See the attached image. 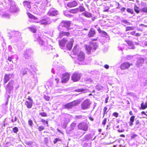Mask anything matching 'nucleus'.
Wrapping results in <instances>:
<instances>
[{"label": "nucleus", "mask_w": 147, "mask_h": 147, "mask_svg": "<svg viewBox=\"0 0 147 147\" xmlns=\"http://www.w3.org/2000/svg\"><path fill=\"white\" fill-rule=\"evenodd\" d=\"M34 36L36 38L34 40H37L39 44L41 45V51L42 52H43L45 51H50L51 50L53 49L50 45H48L47 42H45L40 37L37 35H35Z\"/></svg>", "instance_id": "1"}, {"label": "nucleus", "mask_w": 147, "mask_h": 147, "mask_svg": "<svg viewBox=\"0 0 147 147\" xmlns=\"http://www.w3.org/2000/svg\"><path fill=\"white\" fill-rule=\"evenodd\" d=\"M13 87H15L16 89L19 88V86L17 84L14 82L13 81L11 80L8 83L6 88V90L7 91L12 90Z\"/></svg>", "instance_id": "2"}, {"label": "nucleus", "mask_w": 147, "mask_h": 147, "mask_svg": "<svg viewBox=\"0 0 147 147\" xmlns=\"http://www.w3.org/2000/svg\"><path fill=\"white\" fill-rule=\"evenodd\" d=\"M78 58L75 59V62L79 64H82L80 62L83 61L84 59L85 55L84 52L80 51L78 54Z\"/></svg>", "instance_id": "3"}, {"label": "nucleus", "mask_w": 147, "mask_h": 147, "mask_svg": "<svg viewBox=\"0 0 147 147\" xmlns=\"http://www.w3.org/2000/svg\"><path fill=\"white\" fill-rule=\"evenodd\" d=\"M85 46L88 53H90L91 50H95L98 46L96 42H93L91 43L90 46L87 45H86Z\"/></svg>", "instance_id": "4"}, {"label": "nucleus", "mask_w": 147, "mask_h": 147, "mask_svg": "<svg viewBox=\"0 0 147 147\" xmlns=\"http://www.w3.org/2000/svg\"><path fill=\"white\" fill-rule=\"evenodd\" d=\"M91 102L89 99L85 100L81 104V108L82 110H86L90 107Z\"/></svg>", "instance_id": "5"}, {"label": "nucleus", "mask_w": 147, "mask_h": 147, "mask_svg": "<svg viewBox=\"0 0 147 147\" xmlns=\"http://www.w3.org/2000/svg\"><path fill=\"white\" fill-rule=\"evenodd\" d=\"M80 103L78 101H74L72 102L67 104L64 105V108L69 109L77 105Z\"/></svg>", "instance_id": "6"}, {"label": "nucleus", "mask_w": 147, "mask_h": 147, "mask_svg": "<svg viewBox=\"0 0 147 147\" xmlns=\"http://www.w3.org/2000/svg\"><path fill=\"white\" fill-rule=\"evenodd\" d=\"M51 21L49 18H44L40 20V24L44 25L49 24L51 23Z\"/></svg>", "instance_id": "7"}, {"label": "nucleus", "mask_w": 147, "mask_h": 147, "mask_svg": "<svg viewBox=\"0 0 147 147\" xmlns=\"http://www.w3.org/2000/svg\"><path fill=\"white\" fill-rule=\"evenodd\" d=\"M0 16L2 18L9 19L10 18V15L7 11L4 10H1L0 9Z\"/></svg>", "instance_id": "8"}, {"label": "nucleus", "mask_w": 147, "mask_h": 147, "mask_svg": "<svg viewBox=\"0 0 147 147\" xmlns=\"http://www.w3.org/2000/svg\"><path fill=\"white\" fill-rule=\"evenodd\" d=\"M58 14V11L54 8L50 9L48 13V15L50 16H55Z\"/></svg>", "instance_id": "9"}, {"label": "nucleus", "mask_w": 147, "mask_h": 147, "mask_svg": "<svg viewBox=\"0 0 147 147\" xmlns=\"http://www.w3.org/2000/svg\"><path fill=\"white\" fill-rule=\"evenodd\" d=\"M70 26V22H69L63 21L60 23L59 26L58 27V28L60 30V27L62 26L68 29Z\"/></svg>", "instance_id": "10"}, {"label": "nucleus", "mask_w": 147, "mask_h": 147, "mask_svg": "<svg viewBox=\"0 0 147 147\" xmlns=\"http://www.w3.org/2000/svg\"><path fill=\"white\" fill-rule=\"evenodd\" d=\"M80 77V74L78 73H74L72 76L71 79L74 81L77 82L79 80Z\"/></svg>", "instance_id": "11"}, {"label": "nucleus", "mask_w": 147, "mask_h": 147, "mask_svg": "<svg viewBox=\"0 0 147 147\" xmlns=\"http://www.w3.org/2000/svg\"><path fill=\"white\" fill-rule=\"evenodd\" d=\"M132 65V63H129L127 62H125L121 65L120 68L123 70L128 68L130 66Z\"/></svg>", "instance_id": "12"}, {"label": "nucleus", "mask_w": 147, "mask_h": 147, "mask_svg": "<svg viewBox=\"0 0 147 147\" xmlns=\"http://www.w3.org/2000/svg\"><path fill=\"white\" fill-rule=\"evenodd\" d=\"M69 74L66 73L63 75L62 77L61 82L62 83L66 82L69 79Z\"/></svg>", "instance_id": "13"}, {"label": "nucleus", "mask_w": 147, "mask_h": 147, "mask_svg": "<svg viewBox=\"0 0 147 147\" xmlns=\"http://www.w3.org/2000/svg\"><path fill=\"white\" fill-rule=\"evenodd\" d=\"M78 128L79 129L86 131L88 129V127L86 123H84L79 124L78 125Z\"/></svg>", "instance_id": "14"}, {"label": "nucleus", "mask_w": 147, "mask_h": 147, "mask_svg": "<svg viewBox=\"0 0 147 147\" xmlns=\"http://www.w3.org/2000/svg\"><path fill=\"white\" fill-rule=\"evenodd\" d=\"M78 5V3L75 1L70 2L67 4V6L70 8H71L76 6Z\"/></svg>", "instance_id": "15"}, {"label": "nucleus", "mask_w": 147, "mask_h": 147, "mask_svg": "<svg viewBox=\"0 0 147 147\" xmlns=\"http://www.w3.org/2000/svg\"><path fill=\"white\" fill-rule=\"evenodd\" d=\"M32 51L30 49H29L26 50L24 53V56L26 59H28L29 56L32 53Z\"/></svg>", "instance_id": "16"}, {"label": "nucleus", "mask_w": 147, "mask_h": 147, "mask_svg": "<svg viewBox=\"0 0 147 147\" xmlns=\"http://www.w3.org/2000/svg\"><path fill=\"white\" fill-rule=\"evenodd\" d=\"M27 14L29 18L36 20L35 21V22L36 23H40V20H38L34 16L30 13H27Z\"/></svg>", "instance_id": "17"}, {"label": "nucleus", "mask_w": 147, "mask_h": 147, "mask_svg": "<svg viewBox=\"0 0 147 147\" xmlns=\"http://www.w3.org/2000/svg\"><path fill=\"white\" fill-rule=\"evenodd\" d=\"M67 41V40L65 38H64L62 40L59 41V45L61 49H63V48L64 47L65 44Z\"/></svg>", "instance_id": "18"}, {"label": "nucleus", "mask_w": 147, "mask_h": 147, "mask_svg": "<svg viewBox=\"0 0 147 147\" xmlns=\"http://www.w3.org/2000/svg\"><path fill=\"white\" fill-rule=\"evenodd\" d=\"M12 77V75L10 74H5L4 78V82L6 83Z\"/></svg>", "instance_id": "19"}, {"label": "nucleus", "mask_w": 147, "mask_h": 147, "mask_svg": "<svg viewBox=\"0 0 147 147\" xmlns=\"http://www.w3.org/2000/svg\"><path fill=\"white\" fill-rule=\"evenodd\" d=\"M144 61V59L142 58H139L137 61L136 65L138 66H140L142 65Z\"/></svg>", "instance_id": "20"}, {"label": "nucleus", "mask_w": 147, "mask_h": 147, "mask_svg": "<svg viewBox=\"0 0 147 147\" xmlns=\"http://www.w3.org/2000/svg\"><path fill=\"white\" fill-rule=\"evenodd\" d=\"M29 71V69L28 68H26L22 69L20 72V76L22 77L24 75L26 74L27 72Z\"/></svg>", "instance_id": "21"}, {"label": "nucleus", "mask_w": 147, "mask_h": 147, "mask_svg": "<svg viewBox=\"0 0 147 147\" xmlns=\"http://www.w3.org/2000/svg\"><path fill=\"white\" fill-rule=\"evenodd\" d=\"M74 40L73 39H71L70 41H69L67 45V48L69 50H70L71 49L73 44Z\"/></svg>", "instance_id": "22"}, {"label": "nucleus", "mask_w": 147, "mask_h": 147, "mask_svg": "<svg viewBox=\"0 0 147 147\" xmlns=\"http://www.w3.org/2000/svg\"><path fill=\"white\" fill-rule=\"evenodd\" d=\"M10 11L11 12H16L19 11V8L15 5H11L10 7Z\"/></svg>", "instance_id": "23"}, {"label": "nucleus", "mask_w": 147, "mask_h": 147, "mask_svg": "<svg viewBox=\"0 0 147 147\" xmlns=\"http://www.w3.org/2000/svg\"><path fill=\"white\" fill-rule=\"evenodd\" d=\"M95 30L94 29L91 28L88 34V36L89 37H93L94 35L95 34Z\"/></svg>", "instance_id": "24"}, {"label": "nucleus", "mask_w": 147, "mask_h": 147, "mask_svg": "<svg viewBox=\"0 0 147 147\" xmlns=\"http://www.w3.org/2000/svg\"><path fill=\"white\" fill-rule=\"evenodd\" d=\"M23 4L25 7H27L28 9H30L31 8L30 2V1H24L23 2Z\"/></svg>", "instance_id": "25"}, {"label": "nucleus", "mask_w": 147, "mask_h": 147, "mask_svg": "<svg viewBox=\"0 0 147 147\" xmlns=\"http://www.w3.org/2000/svg\"><path fill=\"white\" fill-rule=\"evenodd\" d=\"M33 103V102L26 101L25 102V105L28 108L30 109L32 107Z\"/></svg>", "instance_id": "26"}, {"label": "nucleus", "mask_w": 147, "mask_h": 147, "mask_svg": "<svg viewBox=\"0 0 147 147\" xmlns=\"http://www.w3.org/2000/svg\"><path fill=\"white\" fill-rule=\"evenodd\" d=\"M135 118V117L134 116H132L130 117V121L129 123L130 126H132L133 125Z\"/></svg>", "instance_id": "27"}, {"label": "nucleus", "mask_w": 147, "mask_h": 147, "mask_svg": "<svg viewBox=\"0 0 147 147\" xmlns=\"http://www.w3.org/2000/svg\"><path fill=\"white\" fill-rule=\"evenodd\" d=\"M77 47V45L75 46L73 50V52L74 54L75 55L77 54L78 53V50Z\"/></svg>", "instance_id": "28"}, {"label": "nucleus", "mask_w": 147, "mask_h": 147, "mask_svg": "<svg viewBox=\"0 0 147 147\" xmlns=\"http://www.w3.org/2000/svg\"><path fill=\"white\" fill-rule=\"evenodd\" d=\"M127 43L129 46L131 47H129V49H134L135 47L133 45V42L131 41H128L127 42Z\"/></svg>", "instance_id": "29"}, {"label": "nucleus", "mask_w": 147, "mask_h": 147, "mask_svg": "<svg viewBox=\"0 0 147 147\" xmlns=\"http://www.w3.org/2000/svg\"><path fill=\"white\" fill-rule=\"evenodd\" d=\"M69 32H62L59 34L60 36H68L69 35Z\"/></svg>", "instance_id": "30"}, {"label": "nucleus", "mask_w": 147, "mask_h": 147, "mask_svg": "<svg viewBox=\"0 0 147 147\" xmlns=\"http://www.w3.org/2000/svg\"><path fill=\"white\" fill-rule=\"evenodd\" d=\"M69 12L70 13L75 14L79 12V9L77 8L74 9H71L69 11Z\"/></svg>", "instance_id": "31"}, {"label": "nucleus", "mask_w": 147, "mask_h": 147, "mask_svg": "<svg viewBox=\"0 0 147 147\" xmlns=\"http://www.w3.org/2000/svg\"><path fill=\"white\" fill-rule=\"evenodd\" d=\"M82 14L86 17L89 18L91 16V14L87 11L85 12Z\"/></svg>", "instance_id": "32"}, {"label": "nucleus", "mask_w": 147, "mask_h": 147, "mask_svg": "<svg viewBox=\"0 0 147 147\" xmlns=\"http://www.w3.org/2000/svg\"><path fill=\"white\" fill-rule=\"evenodd\" d=\"M141 107L142 109H144L147 108V102H145V105L144 104L143 102L142 103L141 105Z\"/></svg>", "instance_id": "33"}, {"label": "nucleus", "mask_w": 147, "mask_h": 147, "mask_svg": "<svg viewBox=\"0 0 147 147\" xmlns=\"http://www.w3.org/2000/svg\"><path fill=\"white\" fill-rule=\"evenodd\" d=\"M85 118V117L84 116H83L82 115H76L75 117V119H82Z\"/></svg>", "instance_id": "34"}, {"label": "nucleus", "mask_w": 147, "mask_h": 147, "mask_svg": "<svg viewBox=\"0 0 147 147\" xmlns=\"http://www.w3.org/2000/svg\"><path fill=\"white\" fill-rule=\"evenodd\" d=\"M77 9H79V11H80V12H83L85 10V8L82 6H79L78 8Z\"/></svg>", "instance_id": "35"}, {"label": "nucleus", "mask_w": 147, "mask_h": 147, "mask_svg": "<svg viewBox=\"0 0 147 147\" xmlns=\"http://www.w3.org/2000/svg\"><path fill=\"white\" fill-rule=\"evenodd\" d=\"M83 146L84 147H91V143H84Z\"/></svg>", "instance_id": "36"}, {"label": "nucleus", "mask_w": 147, "mask_h": 147, "mask_svg": "<svg viewBox=\"0 0 147 147\" xmlns=\"http://www.w3.org/2000/svg\"><path fill=\"white\" fill-rule=\"evenodd\" d=\"M69 11H64L63 14L65 15V16L67 17H70V16H71V15L69 14Z\"/></svg>", "instance_id": "37"}, {"label": "nucleus", "mask_w": 147, "mask_h": 147, "mask_svg": "<svg viewBox=\"0 0 147 147\" xmlns=\"http://www.w3.org/2000/svg\"><path fill=\"white\" fill-rule=\"evenodd\" d=\"M96 88L98 91L102 90L103 89V87L100 85H98L96 86Z\"/></svg>", "instance_id": "38"}, {"label": "nucleus", "mask_w": 147, "mask_h": 147, "mask_svg": "<svg viewBox=\"0 0 147 147\" xmlns=\"http://www.w3.org/2000/svg\"><path fill=\"white\" fill-rule=\"evenodd\" d=\"M139 7L136 5L134 6V10L137 13H139V11L138 10Z\"/></svg>", "instance_id": "39"}, {"label": "nucleus", "mask_w": 147, "mask_h": 147, "mask_svg": "<svg viewBox=\"0 0 147 147\" xmlns=\"http://www.w3.org/2000/svg\"><path fill=\"white\" fill-rule=\"evenodd\" d=\"M127 11L129 13L131 14H133L134 13V12L132 9L130 8H127Z\"/></svg>", "instance_id": "40"}, {"label": "nucleus", "mask_w": 147, "mask_h": 147, "mask_svg": "<svg viewBox=\"0 0 147 147\" xmlns=\"http://www.w3.org/2000/svg\"><path fill=\"white\" fill-rule=\"evenodd\" d=\"M134 28L133 27L129 26L126 27V31L132 30H134Z\"/></svg>", "instance_id": "41"}, {"label": "nucleus", "mask_w": 147, "mask_h": 147, "mask_svg": "<svg viewBox=\"0 0 147 147\" xmlns=\"http://www.w3.org/2000/svg\"><path fill=\"white\" fill-rule=\"evenodd\" d=\"M86 89H78L77 90H75V91L76 92H86Z\"/></svg>", "instance_id": "42"}, {"label": "nucleus", "mask_w": 147, "mask_h": 147, "mask_svg": "<svg viewBox=\"0 0 147 147\" xmlns=\"http://www.w3.org/2000/svg\"><path fill=\"white\" fill-rule=\"evenodd\" d=\"M107 108L106 107H105L103 109V117H104L105 115V114H107L108 111H107Z\"/></svg>", "instance_id": "43"}, {"label": "nucleus", "mask_w": 147, "mask_h": 147, "mask_svg": "<svg viewBox=\"0 0 147 147\" xmlns=\"http://www.w3.org/2000/svg\"><path fill=\"white\" fill-rule=\"evenodd\" d=\"M61 140L59 138H56L53 141V143L54 144H56L58 142L61 141Z\"/></svg>", "instance_id": "44"}, {"label": "nucleus", "mask_w": 147, "mask_h": 147, "mask_svg": "<svg viewBox=\"0 0 147 147\" xmlns=\"http://www.w3.org/2000/svg\"><path fill=\"white\" fill-rule=\"evenodd\" d=\"M29 28L30 30L33 33H35L36 32V29L35 28L33 27H30Z\"/></svg>", "instance_id": "45"}, {"label": "nucleus", "mask_w": 147, "mask_h": 147, "mask_svg": "<svg viewBox=\"0 0 147 147\" xmlns=\"http://www.w3.org/2000/svg\"><path fill=\"white\" fill-rule=\"evenodd\" d=\"M38 129L40 131H41L45 129V127L43 126H40L38 127Z\"/></svg>", "instance_id": "46"}, {"label": "nucleus", "mask_w": 147, "mask_h": 147, "mask_svg": "<svg viewBox=\"0 0 147 147\" xmlns=\"http://www.w3.org/2000/svg\"><path fill=\"white\" fill-rule=\"evenodd\" d=\"M141 10L143 12H147V7H144L141 9Z\"/></svg>", "instance_id": "47"}, {"label": "nucleus", "mask_w": 147, "mask_h": 147, "mask_svg": "<svg viewBox=\"0 0 147 147\" xmlns=\"http://www.w3.org/2000/svg\"><path fill=\"white\" fill-rule=\"evenodd\" d=\"M41 121L43 123H46L47 124V126H48V121H47L45 120L44 119H42L41 120Z\"/></svg>", "instance_id": "48"}, {"label": "nucleus", "mask_w": 147, "mask_h": 147, "mask_svg": "<svg viewBox=\"0 0 147 147\" xmlns=\"http://www.w3.org/2000/svg\"><path fill=\"white\" fill-rule=\"evenodd\" d=\"M39 114L43 117H46L47 116V113L45 112L40 113Z\"/></svg>", "instance_id": "49"}, {"label": "nucleus", "mask_w": 147, "mask_h": 147, "mask_svg": "<svg viewBox=\"0 0 147 147\" xmlns=\"http://www.w3.org/2000/svg\"><path fill=\"white\" fill-rule=\"evenodd\" d=\"M18 129L17 127H15L13 129V131L15 133H17L18 131Z\"/></svg>", "instance_id": "50"}, {"label": "nucleus", "mask_w": 147, "mask_h": 147, "mask_svg": "<svg viewBox=\"0 0 147 147\" xmlns=\"http://www.w3.org/2000/svg\"><path fill=\"white\" fill-rule=\"evenodd\" d=\"M104 10H103L104 12H107L109 11V7H105L104 8Z\"/></svg>", "instance_id": "51"}, {"label": "nucleus", "mask_w": 147, "mask_h": 147, "mask_svg": "<svg viewBox=\"0 0 147 147\" xmlns=\"http://www.w3.org/2000/svg\"><path fill=\"white\" fill-rule=\"evenodd\" d=\"M92 82V80L90 78H87L86 80V83H90Z\"/></svg>", "instance_id": "52"}, {"label": "nucleus", "mask_w": 147, "mask_h": 147, "mask_svg": "<svg viewBox=\"0 0 147 147\" xmlns=\"http://www.w3.org/2000/svg\"><path fill=\"white\" fill-rule=\"evenodd\" d=\"M44 98L47 101L49 100L50 98L48 96H45L44 97Z\"/></svg>", "instance_id": "53"}, {"label": "nucleus", "mask_w": 147, "mask_h": 147, "mask_svg": "<svg viewBox=\"0 0 147 147\" xmlns=\"http://www.w3.org/2000/svg\"><path fill=\"white\" fill-rule=\"evenodd\" d=\"M137 135L135 134H132V136H131V138L132 139H134L137 136Z\"/></svg>", "instance_id": "54"}, {"label": "nucleus", "mask_w": 147, "mask_h": 147, "mask_svg": "<svg viewBox=\"0 0 147 147\" xmlns=\"http://www.w3.org/2000/svg\"><path fill=\"white\" fill-rule=\"evenodd\" d=\"M121 22L122 23L125 24H127L128 23H129L127 22L126 20H123Z\"/></svg>", "instance_id": "55"}, {"label": "nucleus", "mask_w": 147, "mask_h": 147, "mask_svg": "<svg viewBox=\"0 0 147 147\" xmlns=\"http://www.w3.org/2000/svg\"><path fill=\"white\" fill-rule=\"evenodd\" d=\"M113 115L116 117L118 116V114L117 113L115 112L113 113Z\"/></svg>", "instance_id": "56"}, {"label": "nucleus", "mask_w": 147, "mask_h": 147, "mask_svg": "<svg viewBox=\"0 0 147 147\" xmlns=\"http://www.w3.org/2000/svg\"><path fill=\"white\" fill-rule=\"evenodd\" d=\"M28 123L29 125L31 126L32 125L33 122L30 119L28 121Z\"/></svg>", "instance_id": "57"}, {"label": "nucleus", "mask_w": 147, "mask_h": 147, "mask_svg": "<svg viewBox=\"0 0 147 147\" xmlns=\"http://www.w3.org/2000/svg\"><path fill=\"white\" fill-rule=\"evenodd\" d=\"M13 59V56L11 57H8V60L9 61L11 62V61L12 59Z\"/></svg>", "instance_id": "58"}, {"label": "nucleus", "mask_w": 147, "mask_h": 147, "mask_svg": "<svg viewBox=\"0 0 147 147\" xmlns=\"http://www.w3.org/2000/svg\"><path fill=\"white\" fill-rule=\"evenodd\" d=\"M106 121H107V119L106 118L104 119L102 122V124L104 125H105V124L106 123Z\"/></svg>", "instance_id": "59"}, {"label": "nucleus", "mask_w": 147, "mask_h": 147, "mask_svg": "<svg viewBox=\"0 0 147 147\" xmlns=\"http://www.w3.org/2000/svg\"><path fill=\"white\" fill-rule=\"evenodd\" d=\"M28 99L29 100V102H33L32 99L31 98L30 96H28Z\"/></svg>", "instance_id": "60"}, {"label": "nucleus", "mask_w": 147, "mask_h": 147, "mask_svg": "<svg viewBox=\"0 0 147 147\" xmlns=\"http://www.w3.org/2000/svg\"><path fill=\"white\" fill-rule=\"evenodd\" d=\"M104 67L107 69H108L109 68V66L108 65L106 64L104 65Z\"/></svg>", "instance_id": "61"}, {"label": "nucleus", "mask_w": 147, "mask_h": 147, "mask_svg": "<svg viewBox=\"0 0 147 147\" xmlns=\"http://www.w3.org/2000/svg\"><path fill=\"white\" fill-rule=\"evenodd\" d=\"M125 9H126L125 8L123 7L121 9V11L124 12L125 11Z\"/></svg>", "instance_id": "62"}, {"label": "nucleus", "mask_w": 147, "mask_h": 147, "mask_svg": "<svg viewBox=\"0 0 147 147\" xmlns=\"http://www.w3.org/2000/svg\"><path fill=\"white\" fill-rule=\"evenodd\" d=\"M85 138L86 139L88 140L90 138H89V135H86L85 136Z\"/></svg>", "instance_id": "63"}, {"label": "nucleus", "mask_w": 147, "mask_h": 147, "mask_svg": "<svg viewBox=\"0 0 147 147\" xmlns=\"http://www.w3.org/2000/svg\"><path fill=\"white\" fill-rule=\"evenodd\" d=\"M76 125V123H73L71 124V126L72 127H74Z\"/></svg>", "instance_id": "64"}]
</instances>
